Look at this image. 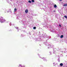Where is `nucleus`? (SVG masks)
Segmentation results:
<instances>
[{
	"label": "nucleus",
	"instance_id": "nucleus-1",
	"mask_svg": "<svg viewBox=\"0 0 67 67\" xmlns=\"http://www.w3.org/2000/svg\"><path fill=\"white\" fill-rule=\"evenodd\" d=\"M60 65L61 66H63V64L62 63H60Z\"/></svg>",
	"mask_w": 67,
	"mask_h": 67
},
{
	"label": "nucleus",
	"instance_id": "nucleus-2",
	"mask_svg": "<svg viewBox=\"0 0 67 67\" xmlns=\"http://www.w3.org/2000/svg\"><path fill=\"white\" fill-rule=\"evenodd\" d=\"M28 10L27 9H26L25 10V13H28Z\"/></svg>",
	"mask_w": 67,
	"mask_h": 67
},
{
	"label": "nucleus",
	"instance_id": "nucleus-3",
	"mask_svg": "<svg viewBox=\"0 0 67 67\" xmlns=\"http://www.w3.org/2000/svg\"><path fill=\"white\" fill-rule=\"evenodd\" d=\"M63 7H65L66 6H67V4H64L63 5Z\"/></svg>",
	"mask_w": 67,
	"mask_h": 67
},
{
	"label": "nucleus",
	"instance_id": "nucleus-4",
	"mask_svg": "<svg viewBox=\"0 0 67 67\" xmlns=\"http://www.w3.org/2000/svg\"><path fill=\"white\" fill-rule=\"evenodd\" d=\"M63 36H64L63 35H61L60 36V38H63Z\"/></svg>",
	"mask_w": 67,
	"mask_h": 67
},
{
	"label": "nucleus",
	"instance_id": "nucleus-5",
	"mask_svg": "<svg viewBox=\"0 0 67 67\" xmlns=\"http://www.w3.org/2000/svg\"><path fill=\"white\" fill-rule=\"evenodd\" d=\"M54 8H57V6L56 5H54Z\"/></svg>",
	"mask_w": 67,
	"mask_h": 67
},
{
	"label": "nucleus",
	"instance_id": "nucleus-6",
	"mask_svg": "<svg viewBox=\"0 0 67 67\" xmlns=\"http://www.w3.org/2000/svg\"><path fill=\"white\" fill-rule=\"evenodd\" d=\"M64 18H66V19H67V16L65 15L64 16Z\"/></svg>",
	"mask_w": 67,
	"mask_h": 67
},
{
	"label": "nucleus",
	"instance_id": "nucleus-7",
	"mask_svg": "<svg viewBox=\"0 0 67 67\" xmlns=\"http://www.w3.org/2000/svg\"><path fill=\"white\" fill-rule=\"evenodd\" d=\"M16 10H17V9H16V8H15L14 9V11L15 12V11H16Z\"/></svg>",
	"mask_w": 67,
	"mask_h": 67
},
{
	"label": "nucleus",
	"instance_id": "nucleus-8",
	"mask_svg": "<svg viewBox=\"0 0 67 67\" xmlns=\"http://www.w3.org/2000/svg\"><path fill=\"white\" fill-rule=\"evenodd\" d=\"M28 2H29V3H31V1H28Z\"/></svg>",
	"mask_w": 67,
	"mask_h": 67
},
{
	"label": "nucleus",
	"instance_id": "nucleus-9",
	"mask_svg": "<svg viewBox=\"0 0 67 67\" xmlns=\"http://www.w3.org/2000/svg\"><path fill=\"white\" fill-rule=\"evenodd\" d=\"M31 1L32 2H34V0H31Z\"/></svg>",
	"mask_w": 67,
	"mask_h": 67
},
{
	"label": "nucleus",
	"instance_id": "nucleus-10",
	"mask_svg": "<svg viewBox=\"0 0 67 67\" xmlns=\"http://www.w3.org/2000/svg\"><path fill=\"white\" fill-rule=\"evenodd\" d=\"M33 29H36V27H33Z\"/></svg>",
	"mask_w": 67,
	"mask_h": 67
},
{
	"label": "nucleus",
	"instance_id": "nucleus-11",
	"mask_svg": "<svg viewBox=\"0 0 67 67\" xmlns=\"http://www.w3.org/2000/svg\"><path fill=\"white\" fill-rule=\"evenodd\" d=\"M0 22H1V23H3V21L1 20L0 21Z\"/></svg>",
	"mask_w": 67,
	"mask_h": 67
},
{
	"label": "nucleus",
	"instance_id": "nucleus-12",
	"mask_svg": "<svg viewBox=\"0 0 67 67\" xmlns=\"http://www.w3.org/2000/svg\"><path fill=\"white\" fill-rule=\"evenodd\" d=\"M59 26H60V27L61 26V25H59Z\"/></svg>",
	"mask_w": 67,
	"mask_h": 67
},
{
	"label": "nucleus",
	"instance_id": "nucleus-13",
	"mask_svg": "<svg viewBox=\"0 0 67 67\" xmlns=\"http://www.w3.org/2000/svg\"><path fill=\"white\" fill-rule=\"evenodd\" d=\"M43 58V59H44V58Z\"/></svg>",
	"mask_w": 67,
	"mask_h": 67
},
{
	"label": "nucleus",
	"instance_id": "nucleus-14",
	"mask_svg": "<svg viewBox=\"0 0 67 67\" xmlns=\"http://www.w3.org/2000/svg\"><path fill=\"white\" fill-rule=\"evenodd\" d=\"M60 0V1H62V0Z\"/></svg>",
	"mask_w": 67,
	"mask_h": 67
},
{
	"label": "nucleus",
	"instance_id": "nucleus-15",
	"mask_svg": "<svg viewBox=\"0 0 67 67\" xmlns=\"http://www.w3.org/2000/svg\"><path fill=\"white\" fill-rule=\"evenodd\" d=\"M54 12H55V11H54Z\"/></svg>",
	"mask_w": 67,
	"mask_h": 67
}]
</instances>
